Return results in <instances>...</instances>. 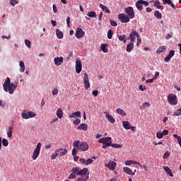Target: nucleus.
Returning <instances> with one entry per match:
<instances>
[{"instance_id": "1", "label": "nucleus", "mask_w": 181, "mask_h": 181, "mask_svg": "<svg viewBox=\"0 0 181 181\" xmlns=\"http://www.w3.org/2000/svg\"><path fill=\"white\" fill-rule=\"evenodd\" d=\"M16 87H18V85L11 83V78L9 77H7L4 83L3 84V88L4 91L6 93H9V94H13V91L16 90Z\"/></svg>"}, {"instance_id": "2", "label": "nucleus", "mask_w": 181, "mask_h": 181, "mask_svg": "<svg viewBox=\"0 0 181 181\" xmlns=\"http://www.w3.org/2000/svg\"><path fill=\"white\" fill-rule=\"evenodd\" d=\"M74 148H78L79 152H86L88 151L89 146L87 142L77 140L74 142Z\"/></svg>"}, {"instance_id": "3", "label": "nucleus", "mask_w": 181, "mask_h": 181, "mask_svg": "<svg viewBox=\"0 0 181 181\" xmlns=\"http://www.w3.org/2000/svg\"><path fill=\"white\" fill-rule=\"evenodd\" d=\"M168 101L170 105H177V96L173 93L168 94Z\"/></svg>"}, {"instance_id": "4", "label": "nucleus", "mask_w": 181, "mask_h": 181, "mask_svg": "<svg viewBox=\"0 0 181 181\" xmlns=\"http://www.w3.org/2000/svg\"><path fill=\"white\" fill-rule=\"evenodd\" d=\"M40 148H42V144L38 143L33 153L32 158L33 159V160H36L39 155H40Z\"/></svg>"}, {"instance_id": "5", "label": "nucleus", "mask_w": 181, "mask_h": 181, "mask_svg": "<svg viewBox=\"0 0 181 181\" xmlns=\"http://www.w3.org/2000/svg\"><path fill=\"white\" fill-rule=\"evenodd\" d=\"M144 5V6H148L149 5V2L145 0H139L136 2V8L138 11H142Z\"/></svg>"}, {"instance_id": "6", "label": "nucleus", "mask_w": 181, "mask_h": 181, "mask_svg": "<svg viewBox=\"0 0 181 181\" xmlns=\"http://www.w3.org/2000/svg\"><path fill=\"white\" fill-rule=\"evenodd\" d=\"M36 115V114L33 112H28L26 110L23 111L21 113V117L23 118V119H29V118H34V117Z\"/></svg>"}, {"instance_id": "7", "label": "nucleus", "mask_w": 181, "mask_h": 181, "mask_svg": "<svg viewBox=\"0 0 181 181\" xmlns=\"http://www.w3.org/2000/svg\"><path fill=\"white\" fill-rule=\"evenodd\" d=\"M125 13L127 14V16L130 18V19H134V18H135V12L134 11V8H132V6L126 8Z\"/></svg>"}, {"instance_id": "8", "label": "nucleus", "mask_w": 181, "mask_h": 181, "mask_svg": "<svg viewBox=\"0 0 181 181\" xmlns=\"http://www.w3.org/2000/svg\"><path fill=\"white\" fill-rule=\"evenodd\" d=\"M118 19H119L122 23H128L129 22V17L124 13H120L118 15Z\"/></svg>"}, {"instance_id": "9", "label": "nucleus", "mask_w": 181, "mask_h": 181, "mask_svg": "<svg viewBox=\"0 0 181 181\" xmlns=\"http://www.w3.org/2000/svg\"><path fill=\"white\" fill-rule=\"evenodd\" d=\"M139 37V34L138 33V32L135 30H132L129 35L130 42H132V43H135L136 40V37Z\"/></svg>"}, {"instance_id": "10", "label": "nucleus", "mask_w": 181, "mask_h": 181, "mask_svg": "<svg viewBox=\"0 0 181 181\" xmlns=\"http://www.w3.org/2000/svg\"><path fill=\"white\" fill-rule=\"evenodd\" d=\"M75 67H76V72L77 73V74H80L83 69V65L81 64V61L80 59H76Z\"/></svg>"}, {"instance_id": "11", "label": "nucleus", "mask_w": 181, "mask_h": 181, "mask_svg": "<svg viewBox=\"0 0 181 181\" xmlns=\"http://www.w3.org/2000/svg\"><path fill=\"white\" fill-rule=\"evenodd\" d=\"M86 32L83 31V29L78 28L76 30V37L77 39H81L85 35Z\"/></svg>"}, {"instance_id": "12", "label": "nucleus", "mask_w": 181, "mask_h": 181, "mask_svg": "<svg viewBox=\"0 0 181 181\" xmlns=\"http://www.w3.org/2000/svg\"><path fill=\"white\" fill-rule=\"evenodd\" d=\"M83 76L84 87L87 90L88 88H90V81L88 80V74H87V73H85Z\"/></svg>"}, {"instance_id": "13", "label": "nucleus", "mask_w": 181, "mask_h": 181, "mask_svg": "<svg viewBox=\"0 0 181 181\" xmlns=\"http://www.w3.org/2000/svg\"><path fill=\"white\" fill-rule=\"evenodd\" d=\"M64 60V59L63 58V57H56L54 59L55 66H62V64H63Z\"/></svg>"}, {"instance_id": "14", "label": "nucleus", "mask_w": 181, "mask_h": 181, "mask_svg": "<svg viewBox=\"0 0 181 181\" xmlns=\"http://www.w3.org/2000/svg\"><path fill=\"white\" fill-rule=\"evenodd\" d=\"M154 3L153 6L155 8H157L158 9H160V11H163V6H160V1H159V0H151L150 1V4Z\"/></svg>"}, {"instance_id": "15", "label": "nucleus", "mask_w": 181, "mask_h": 181, "mask_svg": "<svg viewBox=\"0 0 181 181\" xmlns=\"http://www.w3.org/2000/svg\"><path fill=\"white\" fill-rule=\"evenodd\" d=\"M106 168H108L110 170H115V168H117V163L114 161H109L107 164H106Z\"/></svg>"}, {"instance_id": "16", "label": "nucleus", "mask_w": 181, "mask_h": 181, "mask_svg": "<svg viewBox=\"0 0 181 181\" xmlns=\"http://www.w3.org/2000/svg\"><path fill=\"white\" fill-rule=\"evenodd\" d=\"M163 5H170L173 9H176V6L175 4L172 1V0H163Z\"/></svg>"}, {"instance_id": "17", "label": "nucleus", "mask_w": 181, "mask_h": 181, "mask_svg": "<svg viewBox=\"0 0 181 181\" xmlns=\"http://www.w3.org/2000/svg\"><path fill=\"white\" fill-rule=\"evenodd\" d=\"M173 56H175V50L172 49L170 51L168 55L164 59L165 62L168 63V62H169L172 57H173Z\"/></svg>"}, {"instance_id": "18", "label": "nucleus", "mask_w": 181, "mask_h": 181, "mask_svg": "<svg viewBox=\"0 0 181 181\" xmlns=\"http://www.w3.org/2000/svg\"><path fill=\"white\" fill-rule=\"evenodd\" d=\"M78 176H88V168L80 169Z\"/></svg>"}, {"instance_id": "19", "label": "nucleus", "mask_w": 181, "mask_h": 181, "mask_svg": "<svg viewBox=\"0 0 181 181\" xmlns=\"http://www.w3.org/2000/svg\"><path fill=\"white\" fill-rule=\"evenodd\" d=\"M69 118H81V112H75L69 115Z\"/></svg>"}, {"instance_id": "20", "label": "nucleus", "mask_w": 181, "mask_h": 181, "mask_svg": "<svg viewBox=\"0 0 181 181\" xmlns=\"http://www.w3.org/2000/svg\"><path fill=\"white\" fill-rule=\"evenodd\" d=\"M88 128V126L86 123L81 124L78 127L77 129H79L80 131H87Z\"/></svg>"}, {"instance_id": "21", "label": "nucleus", "mask_w": 181, "mask_h": 181, "mask_svg": "<svg viewBox=\"0 0 181 181\" xmlns=\"http://www.w3.org/2000/svg\"><path fill=\"white\" fill-rule=\"evenodd\" d=\"M57 153H59V156H64V155H66V153H67V149L59 148L58 150H57Z\"/></svg>"}, {"instance_id": "22", "label": "nucleus", "mask_w": 181, "mask_h": 181, "mask_svg": "<svg viewBox=\"0 0 181 181\" xmlns=\"http://www.w3.org/2000/svg\"><path fill=\"white\" fill-rule=\"evenodd\" d=\"M123 172H124V173H127V175H135V173H132V170H131V168H129V167H123Z\"/></svg>"}, {"instance_id": "23", "label": "nucleus", "mask_w": 181, "mask_h": 181, "mask_svg": "<svg viewBox=\"0 0 181 181\" xmlns=\"http://www.w3.org/2000/svg\"><path fill=\"white\" fill-rule=\"evenodd\" d=\"M163 169L166 172V173L168 176L173 177V173H172V170H170V168H169V167L163 166Z\"/></svg>"}, {"instance_id": "24", "label": "nucleus", "mask_w": 181, "mask_h": 181, "mask_svg": "<svg viewBox=\"0 0 181 181\" xmlns=\"http://www.w3.org/2000/svg\"><path fill=\"white\" fill-rule=\"evenodd\" d=\"M105 117L108 119L109 122H111V124H114L115 122V119H114V117H112L111 115L106 113Z\"/></svg>"}, {"instance_id": "25", "label": "nucleus", "mask_w": 181, "mask_h": 181, "mask_svg": "<svg viewBox=\"0 0 181 181\" xmlns=\"http://www.w3.org/2000/svg\"><path fill=\"white\" fill-rule=\"evenodd\" d=\"M56 114L58 118H59V119H62V118H63V110H62L61 107H59L57 109Z\"/></svg>"}, {"instance_id": "26", "label": "nucleus", "mask_w": 181, "mask_h": 181, "mask_svg": "<svg viewBox=\"0 0 181 181\" xmlns=\"http://www.w3.org/2000/svg\"><path fill=\"white\" fill-rule=\"evenodd\" d=\"M100 8H101V9L104 11H105L106 13H111V11L109 10L108 7H107V6L100 4Z\"/></svg>"}, {"instance_id": "27", "label": "nucleus", "mask_w": 181, "mask_h": 181, "mask_svg": "<svg viewBox=\"0 0 181 181\" xmlns=\"http://www.w3.org/2000/svg\"><path fill=\"white\" fill-rule=\"evenodd\" d=\"M117 37L120 42H123L124 43H127V35H119Z\"/></svg>"}, {"instance_id": "28", "label": "nucleus", "mask_w": 181, "mask_h": 181, "mask_svg": "<svg viewBox=\"0 0 181 181\" xmlns=\"http://www.w3.org/2000/svg\"><path fill=\"white\" fill-rule=\"evenodd\" d=\"M116 112L119 115H122V117H127V113L125 112V111H124V110L121 108H117L116 110Z\"/></svg>"}, {"instance_id": "29", "label": "nucleus", "mask_w": 181, "mask_h": 181, "mask_svg": "<svg viewBox=\"0 0 181 181\" xmlns=\"http://www.w3.org/2000/svg\"><path fill=\"white\" fill-rule=\"evenodd\" d=\"M100 47L103 53H108V49H107V47H108V44H101Z\"/></svg>"}, {"instance_id": "30", "label": "nucleus", "mask_w": 181, "mask_h": 181, "mask_svg": "<svg viewBox=\"0 0 181 181\" xmlns=\"http://www.w3.org/2000/svg\"><path fill=\"white\" fill-rule=\"evenodd\" d=\"M126 50L127 52H128V53H131V51L134 50V43L130 42L129 44H128L127 45Z\"/></svg>"}, {"instance_id": "31", "label": "nucleus", "mask_w": 181, "mask_h": 181, "mask_svg": "<svg viewBox=\"0 0 181 181\" xmlns=\"http://www.w3.org/2000/svg\"><path fill=\"white\" fill-rule=\"evenodd\" d=\"M56 35L58 39H63V32H62L59 28L56 30Z\"/></svg>"}, {"instance_id": "32", "label": "nucleus", "mask_w": 181, "mask_h": 181, "mask_svg": "<svg viewBox=\"0 0 181 181\" xmlns=\"http://www.w3.org/2000/svg\"><path fill=\"white\" fill-rule=\"evenodd\" d=\"M123 127L124 129H131V123L128 121L123 122Z\"/></svg>"}, {"instance_id": "33", "label": "nucleus", "mask_w": 181, "mask_h": 181, "mask_svg": "<svg viewBox=\"0 0 181 181\" xmlns=\"http://www.w3.org/2000/svg\"><path fill=\"white\" fill-rule=\"evenodd\" d=\"M19 66H20L19 71L21 73H23V71H25V63L23 61H20Z\"/></svg>"}, {"instance_id": "34", "label": "nucleus", "mask_w": 181, "mask_h": 181, "mask_svg": "<svg viewBox=\"0 0 181 181\" xmlns=\"http://www.w3.org/2000/svg\"><path fill=\"white\" fill-rule=\"evenodd\" d=\"M165 50H166V47H165V46H161L157 49L156 53L158 54H160V53H163V52H165Z\"/></svg>"}, {"instance_id": "35", "label": "nucleus", "mask_w": 181, "mask_h": 181, "mask_svg": "<svg viewBox=\"0 0 181 181\" xmlns=\"http://www.w3.org/2000/svg\"><path fill=\"white\" fill-rule=\"evenodd\" d=\"M12 132H13V127L11 126L8 127V130L7 132V136L8 138H12Z\"/></svg>"}, {"instance_id": "36", "label": "nucleus", "mask_w": 181, "mask_h": 181, "mask_svg": "<svg viewBox=\"0 0 181 181\" xmlns=\"http://www.w3.org/2000/svg\"><path fill=\"white\" fill-rule=\"evenodd\" d=\"M71 172H73V173L76 174V176H78V173H80V168L74 167L71 169Z\"/></svg>"}, {"instance_id": "37", "label": "nucleus", "mask_w": 181, "mask_h": 181, "mask_svg": "<svg viewBox=\"0 0 181 181\" xmlns=\"http://www.w3.org/2000/svg\"><path fill=\"white\" fill-rule=\"evenodd\" d=\"M88 180V175H83L77 178L76 181H87Z\"/></svg>"}, {"instance_id": "38", "label": "nucleus", "mask_w": 181, "mask_h": 181, "mask_svg": "<svg viewBox=\"0 0 181 181\" xmlns=\"http://www.w3.org/2000/svg\"><path fill=\"white\" fill-rule=\"evenodd\" d=\"M93 159H97V157H95V156H92L91 158H88V159L86 160V165H91V164L93 163V162H94V160H93Z\"/></svg>"}, {"instance_id": "39", "label": "nucleus", "mask_w": 181, "mask_h": 181, "mask_svg": "<svg viewBox=\"0 0 181 181\" xmlns=\"http://www.w3.org/2000/svg\"><path fill=\"white\" fill-rule=\"evenodd\" d=\"M154 16L157 18V19H162V13L160 12H159V11H156L154 12Z\"/></svg>"}, {"instance_id": "40", "label": "nucleus", "mask_w": 181, "mask_h": 181, "mask_svg": "<svg viewBox=\"0 0 181 181\" xmlns=\"http://www.w3.org/2000/svg\"><path fill=\"white\" fill-rule=\"evenodd\" d=\"M89 18H97V13L95 11H90L87 13Z\"/></svg>"}, {"instance_id": "41", "label": "nucleus", "mask_w": 181, "mask_h": 181, "mask_svg": "<svg viewBox=\"0 0 181 181\" xmlns=\"http://www.w3.org/2000/svg\"><path fill=\"white\" fill-rule=\"evenodd\" d=\"M78 147H74L72 149V156H76L77 153H78Z\"/></svg>"}, {"instance_id": "42", "label": "nucleus", "mask_w": 181, "mask_h": 181, "mask_svg": "<svg viewBox=\"0 0 181 181\" xmlns=\"http://www.w3.org/2000/svg\"><path fill=\"white\" fill-rule=\"evenodd\" d=\"M173 137L175 138V139H177L178 144L181 148V136L177 134H173Z\"/></svg>"}, {"instance_id": "43", "label": "nucleus", "mask_w": 181, "mask_h": 181, "mask_svg": "<svg viewBox=\"0 0 181 181\" xmlns=\"http://www.w3.org/2000/svg\"><path fill=\"white\" fill-rule=\"evenodd\" d=\"M2 144H3V146H8V145H9V141H8V139H3Z\"/></svg>"}, {"instance_id": "44", "label": "nucleus", "mask_w": 181, "mask_h": 181, "mask_svg": "<svg viewBox=\"0 0 181 181\" xmlns=\"http://www.w3.org/2000/svg\"><path fill=\"white\" fill-rule=\"evenodd\" d=\"M52 94V95H57V94H59V89H57V87L53 88Z\"/></svg>"}, {"instance_id": "45", "label": "nucleus", "mask_w": 181, "mask_h": 181, "mask_svg": "<svg viewBox=\"0 0 181 181\" xmlns=\"http://www.w3.org/2000/svg\"><path fill=\"white\" fill-rule=\"evenodd\" d=\"M112 35H114V33H112V30H109L107 31V37H108V39H112Z\"/></svg>"}, {"instance_id": "46", "label": "nucleus", "mask_w": 181, "mask_h": 181, "mask_svg": "<svg viewBox=\"0 0 181 181\" xmlns=\"http://www.w3.org/2000/svg\"><path fill=\"white\" fill-rule=\"evenodd\" d=\"M25 46H27V47L30 48L32 46V42H30V40H25Z\"/></svg>"}, {"instance_id": "47", "label": "nucleus", "mask_w": 181, "mask_h": 181, "mask_svg": "<svg viewBox=\"0 0 181 181\" xmlns=\"http://www.w3.org/2000/svg\"><path fill=\"white\" fill-rule=\"evenodd\" d=\"M174 115H175V117L181 115V107L175 112Z\"/></svg>"}, {"instance_id": "48", "label": "nucleus", "mask_w": 181, "mask_h": 181, "mask_svg": "<svg viewBox=\"0 0 181 181\" xmlns=\"http://www.w3.org/2000/svg\"><path fill=\"white\" fill-rule=\"evenodd\" d=\"M17 4H19V1L18 0L10 1V5H11L12 6H15V5H17Z\"/></svg>"}, {"instance_id": "49", "label": "nucleus", "mask_w": 181, "mask_h": 181, "mask_svg": "<svg viewBox=\"0 0 181 181\" xmlns=\"http://www.w3.org/2000/svg\"><path fill=\"white\" fill-rule=\"evenodd\" d=\"M57 156H59V153H57V151H56L55 153H53L51 156L52 160H54V159H56V158H57Z\"/></svg>"}, {"instance_id": "50", "label": "nucleus", "mask_w": 181, "mask_h": 181, "mask_svg": "<svg viewBox=\"0 0 181 181\" xmlns=\"http://www.w3.org/2000/svg\"><path fill=\"white\" fill-rule=\"evenodd\" d=\"M169 156H170V152L166 151V152L164 153L163 158V159H168V158H169Z\"/></svg>"}, {"instance_id": "51", "label": "nucleus", "mask_w": 181, "mask_h": 181, "mask_svg": "<svg viewBox=\"0 0 181 181\" xmlns=\"http://www.w3.org/2000/svg\"><path fill=\"white\" fill-rule=\"evenodd\" d=\"M111 145H112L111 143L105 142V144H104L103 146V149H107V148H108V146H111Z\"/></svg>"}, {"instance_id": "52", "label": "nucleus", "mask_w": 181, "mask_h": 181, "mask_svg": "<svg viewBox=\"0 0 181 181\" xmlns=\"http://www.w3.org/2000/svg\"><path fill=\"white\" fill-rule=\"evenodd\" d=\"M81 122V120L80 119H76L74 120L73 124L74 125H79Z\"/></svg>"}, {"instance_id": "53", "label": "nucleus", "mask_w": 181, "mask_h": 181, "mask_svg": "<svg viewBox=\"0 0 181 181\" xmlns=\"http://www.w3.org/2000/svg\"><path fill=\"white\" fill-rule=\"evenodd\" d=\"M156 136L158 139H162V138H163V134L160 132H157Z\"/></svg>"}, {"instance_id": "54", "label": "nucleus", "mask_w": 181, "mask_h": 181, "mask_svg": "<svg viewBox=\"0 0 181 181\" xmlns=\"http://www.w3.org/2000/svg\"><path fill=\"white\" fill-rule=\"evenodd\" d=\"M76 174H74V173H73L72 172V173H71L70 175H69V179H76Z\"/></svg>"}, {"instance_id": "55", "label": "nucleus", "mask_w": 181, "mask_h": 181, "mask_svg": "<svg viewBox=\"0 0 181 181\" xmlns=\"http://www.w3.org/2000/svg\"><path fill=\"white\" fill-rule=\"evenodd\" d=\"M79 162H80V163H81V165H86V158H80Z\"/></svg>"}, {"instance_id": "56", "label": "nucleus", "mask_w": 181, "mask_h": 181, "mask_svg": "<svg viewBox=\"0 0 181 181\" xmlns=\"http://www.w3.org/2000/svg\"><path fill=\"white\" fill-rule=\"evenodd\" d=\"M111 146L112 148H119L122 147L121 144H112Z\"/></svg>"}, {"instance_id": "57", "label": "nucleus", "mask_w": 181, "mask_h": 181, "mask_svg": "<svg viewBox=\"0 0 181 181\" xmlns=\"http://www.w3.org/2000/svg\"><path fill=\"white\" fill-rule=\"evenodd\" d=\"M172 36H173V33L171 32L170 33L167 34L165 36V39L168 40L169 39H171Z\"/></svg>"}, {"instance_id": "58", "label": "nucleus", "mask_w": 181, "mask_h": 181, "mask_svg": "<svg viewBox=\"0 0 181 181\" xmlns=\"http://www.w3.org/2000/svg\"><path fill=\"white\" fill-rule=\"evenodd\" d=\"M110 25H111V26L115 27V26H117L118 24L117 23V22L115 21L110 20Z\"/></svg>"}, {"instance_id": "59", "label": "nucleus", "mask_w": 181, "mask_h": 181, "mask_svg": "<svg viewBox=\"0 0 181 181\" xmlns=\"http://www.w3.org/2000/svg\"><path fill=\"white\" fill-rule=\"evenodd\" d=\"M139 90H140V91H146V86L140 85V86H139Z\"/></svg>"}, {"instance_id": "60", "label": "nucleus", "mask_w": 181, "mask_h": 181, "mask_svg": "<svg viewBox=\"0 0 181 181\" xmlns=\"http://www.w3.org/2000/svg\"><path fill=\"white\" fill-rule=\"evenodd\" d=\"M98 142H99V144H103V145H104V144H105V142H106V141H105V138L103 137V138L99 139V140H98Z\"/></svg>"}, {"instance_id": "61", "label": "nucleus", "mask_w": 181, "mask_h": 181, "mask_svg": "<svg viewBox=\"0 0 181 181\" xmlns=\"http://www.w3.org/2000/svg\"><path fill=\"white\" fill-rule=\"evenodd\" d=\"M52 8L54 13H57V7L56 6V4H53Z\"/></svg>"}, {"instance_id": "62", "label": "nucleus", "mask_w": 181, "mask_h": 181, "mask_svg": "<svg viewBox=\"0 0 181 181\" xmlns=\"http://www.w3.org/2000/svg\"><path fill=\"white\" fill-rule=\"evenodd\" d=\"M141 42H142V40H141V37H139H139H137V46H139V45H141Z\"/></svg>"}, {"instance_id": "63", "label": "nucleus", "mask_w": 181, "mask_h": 181, "mask_svg": "<svg viewBox=\"0 0 181 181\" xmlns=\"http://www.w3.org/2000/svg\"><path fill=\"white\" fill-rule=\"evenodd\" d=\"M143 105L145 107V108H146V107H151V103L145 102L143 103Z\"/></svg>"}, {"instance_id": "64", "label": "nucleus", "mask_w": 181, "mask_h": 181, "mask_svg": "<svg viewBox=\"0 0 181 181\" xmlns=\"http://www.w3.org/2000/svg\"><path fill=\"white\" fill-rule=\"evenodd\" d=\"M92 94H93V95L97 97L98 95V90H93Z\"/></svg>"}]
</instances>
